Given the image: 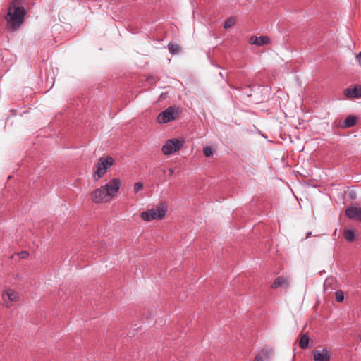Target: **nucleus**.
<instances>
[{"label":"nucleus","mask_w":361,"mask_h":361,"mask_svg":"<svg viewBox=\"0 0 361 361\" xmlns=\"http://www.w3.org/2000/svg\"><path fill=\"white\" fill-rule=\"evenodd\" d=\"M90 198L95 204L107 203L112 200L103 185L94 190L90 193Z\"/></svg>","instance_id":"39448f33"},{"label":"nucleus","mask_w":361,"mask_h":361,"mask_svg":"<svg viewBox=\"0 0 361 361\" xmlns=\"http://www.w3.org/2000/svg\"><path fill=\"white\" fill-rule=\"evenodd\" d=\"M356 59L358 62V63L360 64V66H361V51L356 55Z\"/></svg>","instance_id":"5701e85b"},{"label":"nucleus","mask_w":361,"mask_h":361,"mask_svg":"<svg viewBox=\"0 0 361 361\" xmlns=\"http://www.w3.org/2000/svg\"><path fill=\"white\" fill-rule=\"evenodd\" d=\"M203 153L206 157H211L214 153V149L210 146H206L203 149Z\"/></svg>","instance_id":"6ab92c4d"},{"label":"nucleus","mask_w":361,"mask_h":361,"mask_svg":"<svg viewBox=\"0 0 361 361\" xmlns=\"http://www.w3.org/2000/svg\"><path fill=\"white\" fill-rule=\"evenodd\" d=\"M310 339L308 336L303 334L300 341V347L302 349H307L309 347Z\"/></svg>","instance_id":"f3484780"},{"label":"nucleus","mask_w":361,"mask_h":361,"mask_svg":"<svg viewBox=\"0 0 361 361\" xmlns=\"http://www.w3.org/2000/svg\"><path fill=\"white\" fill-rule=\"evenodd\" d=\"M103 186L106 190V192L109 193L111 200H113L119 192L121 186V180L118 178H113L107 183L103 185Z\"/></svg>","instance_id":"0eeeda50"},{"label":"nucleus","mask_w":361,"mask_h":361,"mask_svg":"<svg viewBox=\"0 0 361 361\" xmlns=\"http://www.w3.org/2000/svg\"><path fill=\"white\" fill-rule=\"evenodd\" d=\"M25 13V10L22 6L20 1L13 0L9 5L5 18L9 26L15 29L23 24Z\"/></svg>","instance_id":"f257e3e1"},{"label":"nucleus","mask_w":361,"mask_h":361,"mask_svg":"<svg viewBox=\"0 0 361 361\" xmlns=\"http://www.w3.org/2000/svg\"><path fill=\"white\" fill-rule=\"evenodd\" d=\"M345 215L349 219L361 221V207H350L345 209Z\"/></svg>","instance_id":"9b49d317"},{"label":"nucleus","mask_w":361,"mask_h":361,"mask_svg":"<svg viewBox=\"0 0 361 361\" xmlns=\"http://www.w3.org/2000/svg\"><path fill=\"white\" fill-rule=\"evenodd\" d=\"M169 176H173L174 173V170L172 168L169 169Z\"/></svg>","instance_id":"a878e982"},{"label":"nucleus","mask_w":361,"mask_h":361,"mask_svg":"<svg viewBox=\"0 0 361 361\" xmlns=\"http://www.w3.org/2000/svg\"><path fill=\"white\" fill-rule=\"evenodd\" d=\"M168 48H169L170 52H171L172 54H175L179 49V46L178 44H175L170 42L168 44Z\"/></svg>","instance_id":"412c9836"},{"label":"nucleus","mask_w":361,"mask_h":361,"mask_svg":"<svg viewBox=\"0 0 361 361\" xmlns=\"http://www.w3.org/2000/svg\"><path fill=\"white\" fill-rule=\"evenodd\" d=\"M114 160L111 157H101L96 164V169L93 173V178L99 180L107 171V169L114 164Z\"/></svg>","instance_id":"7ed1b4c3"},{"label":"nucleus","mask_w":361,"mask_h":361,"mask_svg":"<svg viewBox=\"0 0 361 361\" xmlns=\"http://www.w3.org/2000/svg\"><path fill=\"white\" fill-rule=\"evenodd\" d=\"M347 98H361V85H355L353 88H346L343 91Z\"/></svg>","instance_id":"f8f14e48"},{"label":"nucleus","mask_w":361,"mask_h":361,"mask_svg":"<svg viewBox=\"0 0 361 361\" xmlns=\"http://www.w3.org/2000/svg\"><path fill=\"white\" fill-rule=\"evenodd\" d=\"M254 361H264V360L262 359V354H259L258 355H257L255 358V360Z\"/></svg>","instance_id":"b1692460"},{"label":"nucleus","mask_w":361,"mask_h":361,"mask_svg":"<svg viewBox=\"0 0 361 361\" xmlns=\"http://www.w3.org/2000/svg\"><path fill=\"white\" fill-rule=\"evenodd\" d=\"M4 304L6 308L13 306V302L18 301L19 295L13 290L8 289L2 293Z\"/></svg>","instance_id":"1a4fd4ad"},{"label":"nucleus","mask_w":361,"mask_h":361,"mask_svg":"<svg viewBox=\"0 0 361 361\" xmlns=\"http://www.w3.org/2000/svg\"><path fill=\"white\" fill-rule=\"evenodd\" d=\"M289 279L286 276L276 277L271 286L273 288H278L279 287H287L288 285Z\"/></svg>","instance_id":"4468645a"},{"label":"nucleus","mask_w":361,"mask_h":361,"mask_svg":"<svg viewBox=\"0 0 361 361\" xmlns=\"http://www.w3.org/2000/svg\"><path fill=\"white\" fill-rule=\"evenodd\" d=\"M143 189V184L140 182H137L134 185V192L137 193L139 191Z\"/></svg>","instance_id":"4be33fe9"},{"label":"nucleus","mask_w":361,"mask_h":361,"mask_svg":"<svg viewBox=\"0 0 361 361\" xmlns=\"http://www.w3.org/2000/svg\"><path fill=\"white\" fill-rule=\"evenodd\" d=\"M235 23H236L235 18L234 17H231V18H228L226 20V22L224 23V28L228 29L229 27H231V26L235 25Z\"/></svg>","instance_id":"a211bd4d"},{"label":"nucleus","mask_w":361,"mask_h":361,"mask_svg":"<svg viewBox=\"0 0 361 361\" xmlns=\"http://www.w3.org/2000/svg\"><path fill=\"white\" fill-rule=\"evenodd\" d=\"M357 123V118L355 116H348L343 121V126L345 128H350L355 126Z\"/></svg>","instance_id":"2eb2a0df"},{"label":"nucleus","mask_w":361,"mask_h":361,"mask_svg":"<svg viewBox=\"0 0 361 361\" xmlns=\"http://www.w3.org/2000/svg\"><path fill=\"white\" fill-rule=\"evenodd\" d=\"M344 300V293L341 290H337L336 292V300L338 302H343Z\"/></svg>","instance_id":"aec40b11"},{"label":"nucleus","mask_w":361,"mask_h":361,"mask_svg":"<svg viewBox=\"0 0 361 361\" xmlns=\"http://www.w3.org/2000/svg\"><path fill=\"white\" fill-rule=\"evenodd\" d=\"M249 42L250 44L260 47L269 44L270 39L267 36H252L250 38Z\"/></svg>","instance_id":"ddd939ff"},{"label":"nucleus","mask_w":361,"mask_h":361,"mask_svg":"<svg viewBox=\"0 0 361 361\" xmlns=\"http://www.w3.org/2000/svg\"><path fill=\"white\" fill-rule=\"evenodd\" d=\"M312 233L311 232H309L307 235V237L306 238H309L310 235H311Z\"/></svg>","instance_id":"bb28decb"},{"label":"nucleus","mask_w":361,"mask_h":361,"mask_svg":"<svg viewBox=\"0 0 361 361\" xmlns=\"http://www.w3.org/2000/svg\"><path fill=\"white\" fill-rule=\"evenodd\" d=\"M185 141L183 138H172L167 140L161 147L162 153L169 156L180 150Z\"/></svg>","instance_id":"20e7f679"},{"label":"nucleus","mask_w":361,"mask_h":361,"mask_svg":"<svg viewBox=\"0 0 361 361\" xmlns=\"http://www.w3.org/2000/svg\"><path fill=\"white\" fill-rule=\"evenodd\" d=\"M168 211L167 204L165 202H160L157 207L148 209L141 213L140 216L145 221L163 219Z\"/></svg>","instance_id":"f03ea898"},{"label":"nucleus","mask_w":361,"mask_h":361,"mask_svg":"<svg viewBox=\"0 0 361 361\" xmlns=\"http://www.w3.org/2000/svg\"><path fill=\"white\" fill-rule=\"evenodd\" d=\"M178 108L170 106L158 115L157 121L159 123H166L175 120L178 117Z\"/></svg>","instance_id":"423d86ee"},{"label":"nucleus","mask_w":361,"mask_h":361,"mask_svg":"<svg viewBox=\"0 0 361 361\" xmlns=\"http://www.w3.org/2000/svg\"><path fill=\"white\" fill-rule=\"evenodd\" d=\"M314 361H330L332 352L329 348L315 350L312 353Z\"/></svg>","instance_id":"9d476101"},{"label":"nucleus","mask_w":361,"mask_h":361,"mask_svg":"<svg viewBox=\"0 0 361 361\" xmlns=\"http://www.w3.org/2000/svg\"><path fill=\"white\" fill-rule=\"evenodd\" d=\"M103 186L106 190V192L109 193L111 200H113L119 192L121 186V180L118 178H113L107 183L103 185Z\"/></svg>","instance_id":"6e6552de"},{"label":"nucleus","mask_w":361,"mask_h":361,"mask_svg":"<svg viewBox=\"0 0 361 361\" xmlns=\"http://www.w3.org/2000/svg\"><path fill=\"white\" fill-rule=\"evenodd\" d=\"M344 238L348 242H353L355 239V233L353 230L348 229L344 232Z\"/></svg>","instance_id":"dca6fc26"},{"label":"nucleus","mask_w":361,"mask_h":361,"mask_svg":"<svg viewBox=\"0 0 361 361\" xmlns=\"http://www.w3.org/2000/svg\"><path fill=\"white\" fill-rule=\"evenodd\" d=\"M20 255L22 258H25L28 255V253L27 252H22Z\"/></svg>","instance_id":"393cba45"}]
</instances>
